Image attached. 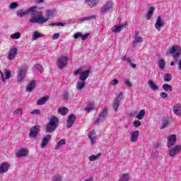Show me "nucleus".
Wrapping results in <instances>:
<instances>
[{
    "label": "nucleus",
    "mask_w": 181,
    "mask_h": 181,
    "mask_svg": "<svg viewBox=\"0 0 181 181\" xmlns=\"http://www.w3.org/2000/svg\"><path fill=\"white\" fill-rule=\"evenodd\" d=\"M36 9H37V7L36 6H34L26 11H23V10L18 11L16 12V15L17 16L22 18L23 16L28 15V13H32L31 18L29 20V22H30L31 23H39L40 25H42L47 21V19L42 16L41 12L38 13L37 16H35L36 13H37V11H36Z\"/></svg>",
    "instance_id": "f257e3e1"
},
{
    "label": "nucleus",
    "mask_w": 181,
    "mask_h": 181,
    "mask_svg": "<svg viewBox=\"0 0 181 181\" xmlns=\"http://www.w3.org/2000/svg\"><path fill=\"white\" fill-rule=\"evenodd\" d=\"M59 127V118L56 116L52 117L48 124L45 127L46 134H52L54 132L56 128Z\"/></svg>",
    "instance_id": "f03ea898"
},
{
    "label": "nucleus",
    "mask_w": 181,
    "mask_h": 181,
    "mask_svg": "<svg viewBox=\"0 0 181 181\" xmlns=\"http://www.w3.org/2000/svg\"><path fill=\"white\" fill-rule=\"evenodd\" d=\"M67 64H69V56L61 55L59 57H58L57 61V66L58 69L63 70V69L67 67Z\"/></svg>",
    "instance_id": "7ed1b4c3"
},
{
    "label": "nucleus",
    "mask_w": 181,
    "mask_h": 181,
    "mask_svg": "<svg viewBox=\"0 0 181 181\" xmlns=\"http://www.w3.org/2000/svg\"><path fill=\"white\" fill-rule=\"evenodd\" d=\"M167 54H173V57L176 62L177 60V57H180L181 54L180 47H178L177 46H174L171 48H168V50L167 51Z\"/></svg>",
    "instance_id": "20e7f679"
},
{
    "label": "nucleus",
    "mask_w": 181,
    "mask_h": 181,
    "mask_svg": "<svg viewBox=\"0 0 181 181\" xmlns=\"http://www.w3.org/2000/svg\"><path fill=\"white\" fill-rule=\"evenodd\" d=\"M80 74L79 80H82L86 81L87 78H88V76H90V70L81 71V69H78L74 72V76H77Z\"/></svg>",
    "instance_id": "39448f33"
},
{
    "label": "nucleus",
    "mask_w": 181,
    "mask_h": 181,
    "mask_svg": "<svg viewBox=\"0 0 181 181\" xmlns=\"http://www.w3.org/2000/svg\"><path fill=\"white\" fill-rule=\"evenodd\" d=\"M108 116V109L105 107L102 112L99 114L98 119L95 121V124L96 125H100V123L104 122L107 119Z\"/></svg>",
    "instance_id": "423d86ee"
},
{
    "label": "nucleus",
    "mask_w": 181,
    "mask_h": 181,
    "mask_svg": "<svg viewBox=\"0 0 181 181\" xmlns=\"http://www.w3.org/2000/svg\"><path fill=\"white\" fill-rule=\"evenodd\" d=\"M112 9V2L107 1L106 2L100 10V15H105L107 12H110Z\"/></svg>",
    "instance_id": "0eeeda50"
},
{
    "label": "nucleus",
    "mask_w": 181,
    "mask_h": 181,
    "mask_svg": "<svg viewBox=\"0 0 181 181\" xmlns=\"http://www.w3.org/2000/svg\"><path fill=\"white\" fill-rule=\"evenodd\" d=\"M122 97H124V93L120 92L119 94L115 98L112 105L114 111H118V108L119 107V104L121 103V100H122Z\"/></svg>",
    "instance_id": "6e6552de"
},
{
    "label": "nucleus",
    "mask_w": 181,
    "mask_h": 181,
    "mask_svg": "<svg viewBox=\"0 0 181 181\" xmlns=\"http://www.w3.org/2000/svg\"><path fill=\"white\" fill-rule=\"evenodd\" d=\"M40 131V126L36 125L31 127L29 133L30 138H36L39 135V132Z\"/></svg>",
    "instance_id": "1a4fd4ad"
},
{
    "label": "nucleus",
    "mask_w": 181,
    "mask_h": 181,
    "mask_svg": "<svg viewBox=\"0 0 181 181\" xmlns=\"http://www.w3.org/2000/svg\"><path fill=\"white\" fill-rule=\"evenodd\" d=\"M76 117L74 114H71L68 117L67 122H66V128H71L73 125H74V122H76Z\"/></svg>",
    "instance_id": "9d476101"
},
{
    "label": "nucleus",
    "mask_w": 181,
    "mask_h": 181,
    "mask_svg": "<svg viewBox=\"0 0 181 181\" xmlns=\"http://www.w3.org/2000/svg\"><path fill=\"white\" fill-rule=\"evenodd\" d=\"M26 76V68L22 66L21 69L18 71V74L17 76L18 81H22L23 78H25Z\"/></svg>",
    "instance_id": "9b49d317"
},
{
    "label": "nucleus",
    "mask_w": 181,
    "mask_h": 181,
    "mask_svg": "<svg viewBox=\"0 0 181 181\" xmlns=\"http://www.w3.org/2000/svg\"><path fill=\"white\" fill-rule=\"evenodd\" d=\"M163 25H165V21L162 20V17H160V16H158L155 24L156 29H157L158 32H160V28L162 26H163Z\"/></svg>",
    "instance_id": "f8f14e48"
},
{
    "label": "nucleus",
    "mask_w": 181,
    "mask_h": 181,
    "mask_svg": "<svg viewBox=\"0 0 181 181\" xmlns=\"http://www.w3.org/2000/svg\"><path fill=\"white\" fill-rule=\"evenodd\" d=\"M50 138H52V135L47 134L44 136L42 141L41 143V148L42 149H45L46 146H47V144H49V141H50Z\"/></svg>",
    "instance_id": "ddd939ff"
},
{
    "label": "nucleus",
    "mask_w": 181,
    "mask_h": 181,
    "mask_svg": "<svg viewBox=\"0 0 181 181\" xmlns=\"http://www.w3.org/2000/svg\"><path fill=\"white\" fill-rule=\"evenodd\" d=\"M131 138L130 141L131 142H136L138 141V138L139 137V131L135 130L134 132H130Z\"/></svg>",
    "instance_id": "4468645a"
},
{
    "label": "nucleus",
    "mask_w": 181,
    "mask_h": 181,
    "mask_svg": "<svg viewBox=\"0 0 181 181\" xmlns=\"http://www.w3.org/2000/svg\"><path fill=\"white\" fill-rule=\"evenodd\" d=\"M181 151V146H175L171 150H170L169 155L170 156H175L177 155Z\"/></svg>",
    "instance_id": "2eb2a0df"
},
{
    "label": "nucleus",
    "mask_w": 181,
    "mask_h": 181,
    "mask_svg": "<svg viewBox=\"0 0 181 181\" xmlns=\"http://www.w3.org/2000/svg\"><path fill=\"white\" fill-rule=\"evenodd\" d=\"M10 167L11 164L8 163H2L0 165V173H5V172H8Z\"/></svg>",
    "instance_id": "dca6fc26"
},
{
    "label": "nucleus",
    "mask_w": 181,
    "mask_h": 181,
    "mask_svg": "<svg viewBox=\"0 0 181 181\" xmlns=\"http://www.w3.org/2000/svg\"><path fill=\"white\" fill-rule=\"evenodd\" d=\"M76 90H79L81 91V90H83L86 87V81H83L81 79H79L76 84Z\"/></svg>",
    "instance_id": "f3484780"
},
{
    "label": "nucleus",
    "mask_w": 181,
    "mask_h": 181,
    "mask_svg": "<svg viewBox=\"0 0 181 181\" xmlns=\"http://www.w3.org/2000/svg\"><path fill=\"white\" fill-rule=\"evenodd\" d=\"M168 148H170V146H173L175 145V142H176V135L171 134L168 138Z\"/></svg>",
    "instance_id": "a211bd4d"
},
{
    "label": "nucleus",
    "mask_w": 181,
    "mask_h": 181,
    "mask_svg": "<svg viewBox=\"0 0 181 181\" xmlns=\"http://www.w3.org/2000/svg\"><path fill=\"white\" fill-rule=\"evenodd\" d=\"M27 155H28V150L26 148H21L18 150L16 153V156L17 158H22L23 156H26Z\"/></svg>",
    "instance_id": "6ab92c4d"
},
{
    "label": "nucleus",
    "mask_w": 181,
    "mask_h": 181,
    "mask_svg": "<svg viewBox=\"0 0 181 181\" xmlns=\"http://www.w3.org/2000/svg\"><path fill=\"white\" fill-rule=\"evenodd\" d=\"M85 3L90 8H94V6H97L100 4V0H86Z\"/></svg>",
    "instance_id": "aec40b11"
},
{
    "label": "nucleus",
    "mask_w": 181,
    "mask_h": 181,
    "mask_svg": "<svg viewBox=\"0 0 181 181\" xmlns=\"http://www.w3.org/2000/svg\"><path fill=\"white\" fill-rule=\"evenodd\" d=\"M18 53V48L14 47L12 48L10 52H8V58L10 60H12L13 59H15V57L16 56V54Z\"/></svg>",
    "instance_id": "412c9836"
},
{
    "label": "nucleus",
    "mask_w": 181,
    "mask_h": 181,
    "mask_svg": "<svg viewBox=\"0 0 181 181\" xmlns=\"http://www.w3.org/2000/svg\"><path fill=\"white\" fill-rule=\"evenodd\" d=\"M88 138L90 139L92 145H94V144H95V141H97V134L94 132V130L89 133Z\"/></svg>",
    "instance_id": "4be33fe9"
},
{
    "label": "nucleus",
    "mask_w": 181,
    "mask_h": 181,
    "mask_svg": "<svg viewBox=\"0 0 181 181\" xmlns=\"http://www.w3.org/2000/svg\"><path fill=\"white\" fill-rule=\"evenodd\" d=\"M148 87H150V88H151V90H152V91H158V90H159V86H157L156 84H155L153 81L149 80L148 81Z\"/></svg>",
    "instance_id": "5701e85b"
},
{
    "label": "nucleus",
    "mask_w": 181,
    "mask_h": 181,
    "mask_svg": "<svg viewBox=\"0 0 181 181\" xmlns=\"http://www.w3.org/2000/svg\"><path fill=\"white\" fill-rule=\"evenodd\" d=\"M139 33L138 31L135 32V35H134V40L133 41V46H136L138 43H141L142 42V37L138 36Z\"/></svg>",
    "instance_id": "b1692460"
},
{
    "label": "nucleus",
    "mask_w": 181,
    "mask_h": 181,
    "mask_svg": "<svg viewBox=\"0 0 181 181\" xmlns=\"http://www.w3.org/2000/svg\"><path fill=\"white\" fill-rule=\"evenodd\" d=\"M173 112L175 115H178V117H181V105L180 104H177L173 107Z\"/></svg>",
    "instance_id": "393cba45"
},
{
    "label": "nucleus",
    "mask_w": 181,
    "mask_h": 181,
    "mask_svg": "<svg viewBox=\"0 0 181 181\" xmlns=\"http://www.w3.org/2000/svg\"><path fill=\"white\" fill-rule=\"evenodd\" d=\"M36 87V81H32L28 86L26 87V91L28 93H32L33 91V88Z\"/></svg>",
    "instance_id": "a878e982"
},
{
    "label": "nucleus",
    "mask_w": 181,
    "mask_h": 181,
    "mask_svg": "<svg viewBox=\"0 0 181 181\" xmlns=\"http://www.w3.org/2000/svg\"><path fill=\"white\" fill-rule=\"evenodd\" d=\"M153 12H155V8L153 6L150 7L146 16L147 21H149V19L152 18V16L153 15Z\"/></svg>",
    "instance_id": "bb28decb"
},
{
    "label": "nucleus",
    "mask_w": 181,
    "mask_h": 181,
    "mask_svg": "<svg viewBox=\"0 0 181 181\" xmlns=\"http://www.w3.org/2000/svg\"><path fill=\"white\" fill-rule=\"evenodd\" d=\"M95 107V105H94V103H90L86 105V107L84 108V110L86 112H90V111L94 110Z\"/></svg>",
    "instance_id": "cd10ccee"
},
{
    "label": "nucleus",
    "mask_w": 181,
    "mask_h": 181,
    "mask_svg": "<svg viewBox=\"0 0 181 181\" xmlns=\"http://www.w3.org/2000/svg\"><path fill=\"white\" fill-rule=\"evenodd\" d=\"M47 100H49V97L47 96L41 98L37 101V105H43V104H46V103H47Z\"/></svg>",
    "instance_id": "c85d7f7f"
},
{
    "label": "nucleus",
    "mask_w": 181,
    "mask_h": 181,
    "mask_svg": "<svg viewBox=\"0 0 181 181\" xmlns=\"http://www.w3.org/2000/svg\"><path fill=\"white\" fill-rule=\"evenodd\" d=\"M124 26L125 25H124L114 26L112 30V33H118V32H121V30H122V29Z\"/></svg>",
    "instance_id": "c756f323"
},
{
    "label": "nucleus",
    "mask_w": 181,
    "mask_h": 181,
    "mask_svg": "<svg viewBox=\"0 0 181 181\" xmlns=\"http://www.w3.org/2000/svg\"><path fill=\"white\" fill-rule=\"evenodd\" d=\"M43 35L37 31L33 33V40H37L39 37H42Z\"/></svg>",
    "instance_id": "7c9ffc66"
},
{
    "label": "nucleus",
    "mask_w": 181,
    "mask_h": 181,
    "mask_svg": "<svg viewBox=\"0 0 181 181\" xmlns=\"http://www.w3.org/2000/svg\"><path fill=\"white\" fill-rule=\"evenodd\" d=\"M58 112L59 114H60L61 115H66L67 112H69V109H67V107H60L58 110Z\"/></svg>",
    "instance_id": "2f4dec72"
},
{
    "label": "nucleus",
    "mask_w": 181,
    "mask_h": 181,
    "mask_svg": "<svg viewBox=\"0 0 181 181\" xmlns=\"http://www.w3.org/2000/svg\"><path fill=\"white\" fill-rule=\"evenodd\" d=\"M163 80L165 83H169V81H172V74L167 73L164 74Z\"/></svg>",
    "instance_id": "473e14b6"
},
{
    "label": "nucleus",
    "mask_w": 181,
    "mask_h": 181,
    "mask_svg": "<svg viewBox=\"0 0 181 181\" xmlns=\"http://www.w3.org/2000/svg\"><path fill=\"white\" fill-rule=\"evenodd\" d=\"M163 90L164 91L172 92V91H173V87H172L171 86H170L168 83H165V84L163 85Z\"/></svg>",
    "instance_id": "72a5a7b5"
},
{
    "label": "nucleus",
    "mask_w": 181,
    "mask_h": 181,
    "mask_svg": "<svg viewBox=\"0 0 181 181\" xmlns=\"http://www.w3.org/2000/svg\"><path fill=\"white\" fill-rule=\"evenodd\" d=\"M168 125H169V119H165L162 121V124L160 127V129H165V128H166V127H168Z\"/></svg>",
    "instance_id": "f704fd0d"
},
{
    "label": "nucleus",
    "mask_w": 181,
    "mask_h": 181,
    "mask_svg": "<svg viewBox=\"0 0 181 181\" xmlns=\"http://www.w3.org/2000/svg\"><path fill=\"white\" fill-rule=\"evenodd\" d=\"M53 15V11L52 10H47L46 13H45V17H44L45 19H47V21H45V23H46V22H47V21H49V18H50V16H52Z\"/></svg>",
    "instance_id": "c9c22d12"
},
{
    "label": "nucleus",
    "mask_w": 181,
    "mask_h": 181,
    "mask_svg": "<svg viewBox=\"0 0 181 181\" xmlns=\"http://www.w3.org/2000/svg\"><path fill=\"white\" fill-rule=\"evenodd\" d=\"M100 156H101V153H98L96 156L93 154L92 156H90L89 157V160L90 162H94V160H97V159H98V158L100 157Z\"/></svg>",
    "instance_id": "e433bc0d"
},
{
    "label": "nucleus",
    "mask_w": 181,
    "mask_h": 181,
    "mask_svg": "<svg viewBox=\"0 0 181 181\" xmlns=\"http://www.w3.org/2000/svg\"><path fill=\"white\" fill-rule=\"evenodd\" d=\"M136 118H138V119H144V118H145V110H141L136 116Z\"/></svg>",
    "instance_id": "4c0bfd02"
},
{
    "label": "nucleus",
    "mask_w": 181,
    "mask_h": 181,
    "mask_svg": "<svg viewBox=\"0 0 181 181\" xmlns=\"http://www.w3.org/2000/svg\"><path fill=\"white\" fill-rule=\"evenodd\" d=\"M165 64H166V63H165V60H164V59H161V60H160L159 62H158L159 68H160L161 70H163V69H165Z\"/></svg>",
    "instance_id": "58836bf2"
},
{
    "label": "nucleus",
    "mask_w": 181,
    "mask_h": 181,
    "mask_svg": "<svg viewBox=\"0 0 181 181\" xmlns=\"http://www.w3.org/2000/svg\"><path fill=\"white\" fill-rule=\"evenodd\" d=\"M93 19H95V16H88V17H83L81 18V21H93Z\"/></svg>",
    "instance_id": "ea45409f"
},
{
    "label": "nucleus",
    "mask_w": 181,
    "mask_h": 181,
    "mask_svg": "<svg viewBox=\"0 0 181 181\" xmlns=\"http://www.w3.org/2000/svg\"><path fill=\"white\" fill-rule=\"evenodd\" d=\"M5 80H9L11 78V71L5 69Z\"/></svg>",
    "instance_id": "a19ab883"
},
{
    "label": "nucleus",
    "mask_w": 181,
    "mask_h": 181,
    "mask_svg": "<svg viewBox=\"0 0 181 181\" xmlns=\"http://www.w3.org/2000/svg\"><path fill=\"white\" fill-rule=\"evenodd\" d=\"M16 117H21L22 115V109H18L13 112Z\"/></svg>",
    "instance_id": "79ce46f5"
},
{
    "label": "nucleus",
    "mask_w": 181,
    "mask_h": 181,
    "mask_svg": "<svg viewBox=\"0 0 181 181\" xmlns=\"http://www.w3.org/2000/svg\"><path fill=\"white\" fill-rule=\"evenodd\" d=\"M19 37H21V33H16L12 34L11 35V39L16 40V39H19Z\"/></svg>",
    "instance_id": "37998d69"
},
{
    "label": "nucleus",
    "mask_w": 181,
    "mask_h": 181,
    "mask_svg": "<svg viewBox=\"0 0 181 181\" xmlns=\"http://www.w3.org/2000/svg\"><path fill=\"white\" fill-rule=\"evenodd\" d=\"M31 115H42V112H40V110L35 109V110H33L31 112Z\"/></svg>",
    "instance_id": "c03bdc74"
},
{
    "label": "nucleus",
    "mask_w": 181,
    "mask_h": 181,
    "mask_svg": "<svg viewBox=\"0 0 181 181\" xmlns=\"http://www.w3.org/2000/svg\"><path fill=\"white\" fill-rule=\"evenodd\" d=\"M142 123H141V121L139 120H135L134 122H133V127H134V128H136L138 127H141Z\"/></svg>",
    "instance_id": "a18cd8bd"
},
{
    "label": "nucleus",
    "mask_w": 181,
    "mask_h": 181,
    "mask_svg": "<svg viewBox=\"0 0 181 181\" xmlns=\"http://www.w3.org/2000/svg\"><path fill=\"white\" fill-rule=\"evenodd\" d=\"M10 9H16L18 8V3L13 2L11 3L9 6Z\"/></svg>",
    "instance_id": "49530a36"
},
{
    "label": "nucleus",
    "mask_w": 181,
    "mask_h": 181,
    "mask_svg": "<svg viewBox=\"0 0 181 181\" xmlns=\"http://www.w3.org/2000/svg\"><path fill=\"white\" fill-rule=\"evenodd\" d=\"M52 181H62V176L59 175H54L52 178Z\"/></svg>",
    "instance_id": "de8ad7c7"
},
{
    "label": "nucleus",
    "mask_w": 181,
    "mask_h": 181,
    "mask_svg": "<svg viewBox=\"0 0 181 181\" xmlns=\"http://www.w3.org/2000/svg\"><path fill=\"white\" fill-rule=\"evenodd\" d=\"M63 99L64 100H70L69 92L66 91L63 94Z\"/></svg>",
    "instance_id": "09e8293b"
},
{
    "label": "nucleus",
    "mask_w": 181,
    "mask_h": 181,
    "mask_svg": "<svg viewBox=\"0 0 181 181\" xmlns=\"http://www.w3.org/2000/svg\"><path fill=\"white\" fill-rule=\"evenodd\" d=\"M35 69H37V70H38L40 73H42V71H43V66L40 64L35 65Z\"/></svg>",
    "instance_id": "8fccbe9b"
},
{
    "label": "nucleus",
    "mask_w": 181,
    "mask_h": 181,
    "mask_svg": "<svg viewBox=\"0 0 181 181\" xmlns=\"http://www.w3.org/2000/svg\"><path fill=\"white\" fill-rule=\"evenodd\" d=\"M81 36H83V33H76L74 35L75 39H78V37H81Z\"/></svg>",
    "instance_id": "3c124183"
},
{
    "label": "nucleus",
    "mask_w": 181,
    "mask_h": 181,
    "mask_svg": "<svg viewBox=\"0 0 181 181\" xmlns=\"http://www.w3.org/2000/svg\"><path fill=\"white\" fill-rule=\"evenodd\" d=\"M60 37V33H55L52 36V40H56L57 39Z\"/></svg>",
    "instance_id": "603ef678"
},
{
    "label": "nucleus",
    "mask_w": 181,
    "mask_h": 181,
    "mask_svg": "<svg viewBox=\"0 0 181 181\" xmlns=\"http://www.w3.org/2000/svg\"><path fill=\"white\" fill-rule=\"evenodd\" d=\"M160 97H161V98H168V93L162 92L160 93Z\"/></svg>",
    "instance_id": "864d4df0"
},
{
    "label": "nucleus",
    "mask_w": 181,
    "mask_h": 181,
    "mask_svg": "<svg viewBox=\"0 0 181 181\" xmlns=\"http://www.w3.org/2000/svg\"><path fill=\"white\" fill-rule=\"evenodd\" d=\"M88 36H90V34H88V33H86V34H84V35L82 34L81 40H86L88 37Z\"/></svg>",
    "instance_id": "5fc2aeb1"
},
{
    "label": "nucleus",
    "mask_w": 181,
    "mask_h": 181,
    "mask_svg": "<svg viewBox=\"0 0 181 181\" xmlns=\"http://www.w3.org/2000/svg\"><path fill=\"white\" fill-rule=\"evenodd\" d=\"M124 83L126 84V86L127 87H131L132 86V83H131V81H128V80H124Z\"/></svg>",
    "instance_id": "6e6d98bb"
},
{
    "label": "nucleus",
    "mask_w": 181,
    "mask_h": 181,
    "mask_svg": "<svg viewBox=\"0 0 181 181\" xmlns=\"http://www.w3.org/2000/svg\"><path fill=\"white\" fill-rule=\"evenodd\" d=\"M59 144L62 145H66V140L64 139H61L59 142Z\"/></svg>",
    "instance_id": "4d7b16f0"
},
{
    "label": "nucleus",
    "mask_w": 181,
    "mask_h": 181,
    "mask_svg": "<svg viewBox=\"0 0 181 181\" xmlns=\"http://www.w3.org/2000/svg\"><path fill=\"white\" fill-rule=\"evenodd\" d=\"M123 62H126L127 63H129L131 62V59L129 57H124L123 58Z\"/></svg>",
    "instance_id": "13d9d810"
},
{
    "label": "nucleus",
    "mask_w": 181,
    "mask_h": 181,
    "mask_svg": "<svg viewBox=\"0 0 181 181\" xmlns=\"http://www.w3.org/2000/svg\"><path fill=\"white\" fill-rule=\"evenodd\" d=\"M53 25H56V26H64V24H63V23L59 22V23H57L54 24H52Z\"/></svg>",
    "instance_id": "bf43d9fd"
},
{
    "label": "nucleus",
    "mask_w": 181,
    "mask_h": 181,
    "mask_svg": "<svg viewBox=\"0 0 181 181\" xmlns=\"http://www.w3.org/2000/svg\"><path fill=\"white\" fill-rule=\"evenodd\" d=\"M117 84H118V80L114 79V80L112 81V86H117Z\"/></svg>",
    "instance_id": "052dcab7"
},
{
    "label": "nucleus",
    "mask_w": 181,
    "mask_h": 181,
    "mask_svg": "<svg viewBox=\"0 0 181 181\" xmlns=\"http://www.w3.org/2000/svg\"><path fill=\"white\" fill-rule=\"evenodd\" d=\"M0 74H1V77L2 78V81L4 83H5V76H4V74L2 73V71L0 70Z\"/></svg>",
    "instance_id": "680f3d73"
},
{
    "label": "nucleus",
    "mask_w": 181,
    "mask_h": 181,
    "mask_svg": "<svg viewBox=\"0 0 181 181\" xmlns=\"http://www.w3.org/2000/svg\"><path fill=\"white\" fill-rule=\"evenodd\" d=\"M136 115V112H132L131 113H129V117H134Z\"/></svg>",
    "instance_id": "e2e57ef3"
},
{
    "label": "nucleus",
    "mask_w": 181,
    "mask_h": 181,
    "mask_svg": "<svg viewBox=\"0 0 181 181\" xmlns=\"http://www.w3.org/2000/svg\"><path fill=\"white\" fill-rule=\"evenodd\" d=\"M129 64L131 66V67H132V69H135L136 67V64L132 63V62H129Z\"/></svg>",
    "instance_id": "0e129e2a"
},
{
    "label": "nucleus",
    "mask_w": 181,
    "mask_h": 181,
    "mask_svg": "<svg viewBox=\"0 0 181 181\" xmlns=\"http://www.w3.org/2000/svg\"><path fill=\"white\" fill-rule=\"evenodd\" d=\"M60 146H62L59 143H57L55 146V149H59V148H60Z\"/></svg>",
    "instance_id": "69168bd1"
},
{
    "label": "nucleus",
    "mask_w": 181,
    "mask_h": 181,
    "mask_svg": "<svg viewBox=\"0 0 181 181\" xmlns=\"http://www.w3.org/2000/svg\"><path fill=\"white\" fill-rule=\"evenodd\" d=\"M37 2V4H42V3L45 2V0H38Z\"/></svg>",
    "instance_id": "338daca9"
},
{
    "label": "nucleus",
    "mask_w": 181,
    "mask_h": 181,
    "mask_svg": "<svg viewBox=\"0 0 181 181\" xmlns=\"http://www.w3.org/2000/svg\"><path fill=\"white\" fill-rule=\"evenodd\" d=\"M170 66H175V62H171Z\"/></svg>",
    "instance_id": "774afa93"
}]
</instances>
